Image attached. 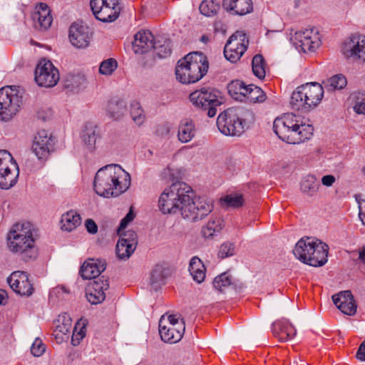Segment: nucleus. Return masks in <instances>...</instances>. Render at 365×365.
I'll return each mask as SVG.
<instances>
[{
    "instance_id": "nucleus-1",
    "label": "nucleus",
    "mask_w": 365,
    "mask_h": 365,
    "mask_svg": "<svg viewBox=\"0 0 365 365\" xmlns=\"http://www.w3.org/2000/svg\"><path fill=\"white\" fill-rule=\"evenodd\" d=\"M158 207L163 214L180 212L184 219L197 222L211 212L212 205L202 198L192 199L191 187L176 181L161 193Z\"/></svg>"
},
{
    "instance_id": "nucleus-2",
    "label": "nucleus",
    "mask_w": 365,
    "mask_h": 365,
    "mask_svg": "<svg viewBox=\"0 0 365 365\" xmlns=\"http://www.w3.org/2000/svg\"><path fill=\"white\" fill-rule=\"evenodd\" d=\"M130 185V175L120 165H107L96 173L93 188L97 195L104 197H118Z\"/></svg>"
},
{
    "instance_id": "nucleus-3",
    "label": "nucleus",
    "mask_w": 365,
    "mask_h": 365,
    "mask_svg": "<svg viewBox=\"0 0 365 365\" xmlns=\"http://www.w3.org/2000/svg\"><path fill=\"white\" fill-rule=\"evenodd\" d=\"M37 230L29 222L15 223L7 235L8 247L14 253H19L24 261L35 259L38 255L36 246Z\"/></svg>"
},
{
    "instance_id": "nucleus-4",
    "label": "nucleus",
    "mask_w": 365,
    "mask_h": 365,
    "mask_svg": "<svg viewBox=\"0 0 365 365\" xmlns=\"http://www.w3.org/2000/svg\"><path fill=\"white\" fill-rule=\"evenodd\" d=\"M208 68L207 58L202 53H190L178 61L175 68L176 78L182 83H195L207 73Z\"/></svg>"
},
{
    "instance_id": "nucleus-5",
    "label": "nucleus",
    "mask_w": 365,
    "mask_h": 365,
    "mask_svg": "<svg viewBox=\"0 0 365 365\" xmlns=\"http://www.w3.org/2000/svg\"><path fill=\"white\" fill-rule=\"evenodd\" d=\"M319 104V84L311 82L298 86L293 91L290 106L293 110L309 113L316 109Z\"/></svg>"
},
{
    "instance_id": "nucleus-6",
    "label": "nucleus",
    "mask_w": 365,
    "mask_h": 365,
    "mask_svg": "<svg viewBox=\"0 0 365 365\" xmlns=\"http://www.w3.org/2000/svg\"><path fill=\"white\" fill-rule=\"evenodd\" d=\"M253 122V115L249 119L242 118L239 115H218L217 118V125L220 132L227 136L241 135Z\"/></svg>"
},
{
    "instance_id": "nucleus-7",
    "label": "nucleus",
    "mask_w": 365,
    "mask_h": 365,
    "mask_svg": "<svg viewBox=\"0 0 365 365\" xmlns=\"http://www.w3.org/2000/svg\"><path fill=\"white\" fill-rule=\"evenodd\" d=\"M341 52L347 61L365 63V36L354 34L346 38Z\"/></svg>"
},
{
    "instance_id": "nucleus-8",
    "label": "nucleus",
    "mask_w": 365,
    "mask_h": 365,
    "mask_svg": "<svg viewBox=\"0 0 365 365\" xmlns=\"http://www.w3.org/2000/svg\"><path fill=\"white\" fill-rule=\"evenodd\" d=\"M317 240L311 237L302 238L296 244L293 254L302 262L312 267H319V259L315 255Z\"/></svg>"
},
{
    "instance_id": "nucleus-9",
    "label": "nucleus",
    "mask_w": 365,
    "mask_h": 365,
    "mask_svg": "<svg viewBox=\"0 0 365 365\" xmlns=\"http://www.w3.org/2000/svg\"><path fill=\"white\" fill-rule=\"evenodd\" d=\"M90 4L94 16L101 21L112 22L119 16L118 0H91Z\"/></svg>"
},
{
    "instance_id": "nucleus-10",
    "label": "nucleus",
    "mask_w": 365,
    "mask_h": 365,
    "mask_svg": "<svg viewBox=\"0 0 365 365\" xmlns=\"http://www.w3.org/2000/svg\"><path fill=\"white\" fill-rule=\"evenodd\" d=\"M191 102L197 107L208 110L207 114H215L216 106L222 102L216 92L211 88H202L190 95Z\"/></svg>"
},
{
    "instance_id": "nucleus-11",
    "label": "nucleus",
    "mask_w": 365,
    "mask_h": 365,
    "mask_svg": "<svg viewBox=\"0 0 365 365\" xmlns=\"http://www.w3.org/2000/svg\"><path fill=\"white\" fill-rule=\"evenodd\" d=\"M35 81L41 87L55 86L60 79L58 70L50 61L41 60L35 71Z\"/></svg>"
},
{
    "instance_id": "nucleus-12",
    "label": "nucleus",
    "mask_w": 365,
    "mask_h": 365,
    "mask_svg": "<svg viewBox=\"0 0 365 365\" xmlns=\"http://www.w3.org/2000/svg\"><path fill=\"white\" fill-rule=\"evenodd\" d=\"M248 40L243 31H238L228 39L224 48L225 57L232 63H236L247 50Z\"/></svg>"
},
{
    "instance_id": "nucleus-13",
    "label": "nucleus",
    "mask_w": 365,
    "mask_h": 365,
    "mask_svg": "<svg viewBox=\"0 0 365 365\" xmlns=\"http://www.w3.org/2000/svg\"><path fill=\"white\" fill-rule=\"evenodd\" d=\"M319 31L317 29L296 32L290 38L295 48L306 52H314L319 45Z\"/></svg>"
},
{
    "instance_id": "nucleus-14",
    "label": "nucleus",
    "mask_w": 365,
    "mask_h": 365,
    "mask_svg": "<svg viewBox=\"0 0 365 365\" xmlns=\"http://www.w3.org/2000/svg\"><path fill=\"white\" fill-rule=\"evenodd\" d=\"M22 104V98L16 86L0 88V114H16Z\"/></svg>"
},
{
    "instance_id": "nucleus-15",
    "label": "nucleus",
    "mask_w": 365,
    "mask_h": 365,
    "mask_svg": "<svg viewBox=\"0 0 365 365\" xmlns=\"http://www.w3.org/2000/svg\"><path fill=\"white\" fill-rule=\"evenodd\" d=\"M289 117L290 115L277 117L273 123V130L282 141L292 144V142L296 140L297 122Z\"/></svg>"
},
{
    "instance_id": "nucleus-16",
    "label": "nucleus",
    "mask_w": 365,
    "mask_h": 365,
    "mask_svg": "<svg viewBox=\"0 0 365 365\" xmlns=\"http://www.w3.org/2000/svg\"><path fill=\"white\" fill-rule=\"evenodd\" d=\"M165 317L163 315L159 321V334L161 339L170 344H175L179 341L185 331V322L182 319L180 323L172 324L165 323Z\"/></svg>"
},
{
    "instance_id": "nucleus-17",
    "label": "nucleus",
    "mask_w": 365,
    "mask_h": 365,
    "mask_svg": "<svg viewBox=\"0 0 365 365\" xmlns=\"http://www.w3.org/2000/svg\"><path fill=\"white\" fill-rule=\"evenodd\" d=\"M53 145V136L48 131L41 130L34 137L32 150L39 160H46Z\"/></svg>"
},
{
    "instance_id": "nucleus-18",
    "label": "nucleus",
    "mask_w": 365,
    "mask_h": 365,
    "mask_svg": "<svg viewBox=\"0 0 365 365\" xmlns=\"http://www.w3.org/2000/svg\"><path fill=\"white\" fill-rule=\"evenodd\" d=\"M91 38V33L88 26L73 24L69 30V39L76 47L83 48L88 46Z\"/></svg>"
},
{
    "instance_id": "nucleus-19",
    "label": "nucleus",
    "mask_w": 365,
    "mask_h": 365,
    "mask_svg": "<svg viewBox=\"0 0 365 365\" xmlns=\"http://www.w3.org/2000/svg\"><path fill=\"white\" fill-rule=\"evenodd\" d=\"M332 300L336 307L344 314L352 316L356 313L357 307L351 291L340 292L332 296Z\"/></svg>"
},
{
    "instance_id": "nucleus-20",
    "label": "nucleus",
    "mask_w": 365,
    "mask_h": 365,
    "mask_svg": "<svg viewBox=\"0 0 365 365\" xmlns=\"http://www.w3.org/2000/svg\"><path fill=\"white\" fill-rule=\"evenodd\" d=\"M31 18L34 26L40 30L48 29L53 21L49 7L45 3H39L36 5Z\"/></svg>"
},
{
    "instance_id": "nucleus-21",
    "label": "nucleus",
    "mask_w": 365,
    "mask_h": 365,
    "mask_svg": "<svg viewBox=\"0 0 365 365\" xmlns=\"http://www.w3.org/2000/svg\"><path fill=\"white\" fill-rule=\"evenodd\" d=\"M106 268L104 260L88 259L81 265L79 274L83 279H91L98 277Z\"/></svg>"
},
{
    "instance_id": "nucleus-22",
    "label": "nucleus",
    "mask_w": 365,
    "mask_h": 365,
    "mask_svg": "<svg viewBox=\"0 0 365 365\" xmlns=\"http://www.w3.org/2000/svg\"><path fill=\"white\" fill-rule=\"evenodd\" d=\"M272 332L281 341H287L297 334L294 327L285 319L277 320L272 324Z\"/></svg>"
},
{
    "instance_id": "nucleus-23",
    "label": "nucleus",
    "mask_w": 365,
    "mask_h": 365,
    "mask_svg": "<svg viewBox=\"0 0 365 365\" xmlns=\"http://www.w3.org/2000/svg\"><path fill=\"white\" fill-rule=\"evenodd\" d=\"M154 36L149 31H140L134 36L133 48L135 53H144L153 49Z\"/></svg>"
},
{
    "instance_id": "nucleus-24",
    "label": "nucleus",
    "mask_w": 365,
    "mask_h": 365,
    "mask_svg": "<svg viewBox=\"0 0 365 365\" xmlns=\"http://www.w3.org/2000/svg\"><path fill=\"white\" fill-rule=\"evenodd\" d=\"M223 8L232 15H245L252 11V0H223Z\"/></svg>"
},
{
    "instance_id": "nucleus-25",
    "label": "nucleus",
    "mask_w": 365,
    "mask_h": 365,
    "mask_svg": "<svg viewBox=\"0 0 365 365\" xmlns=\"http://www.w3.org/2000/svg\"><path fill=\"white\" fill-rule=\"evenodd\" d=\"M81 138L87 148L93 150L95 148L96 140L100 138L98 126L93 122H87L83 127Z\"/></svg>"
},
{
    "instance_id": "nucleus-26",
    "label": "nucleus",
    "mask_w": 365,
    "mask_h": 365,
    "mask_svg": "<svg viewBox=\"0 0 365 365\" xmlns=\"http://www.w3.org/2000/svg\"><path fill=\"white\" fill-rule=\"evenodd\" d=\"M19 175V166L0 170V188L9 190L14 187L17 182Z\"/></svg>"
},
{
    "instance_id": "nucleus-27",
    "label": "nucleus",
    "mask_w": 365,
    "mask_h": 365,
    "mask_svg": "<svg viewBox=\"0 0 365 365\" xmlns=\"http://www.w3.org/2000/svg\"><path fill=\"white\" fill-rule=\"evenodd\" d=\"M224 227L222 219L215 217H212L205 225L202 227L201 235L205 239H212L217 235Z\"/></svg>"
},
{
    "instance_id": "nucleus-28",
    "label": "nucleus",
    "mask_w": 365,
    "mask_h": 365,
    "mask_svg": "<svg viewBox=\"0 0 365 365\" xmlns=\"http://www.w3.org/2000/svg\"><path fill=\"white\" fill-rule=\"evenodd\" d=\"M189 272L194 281L201 283L205 280L206 269L202 260L193 257L190 262Z\"/></svg>"
},
{
    "instance_id": "nucleus-29",
    "label": "nucleus",
    "mask_w": 365,
    "mask_h": 365,
    "mask_svg": "<svg viewBox=\"0 0 365 365\" xmlns=\"http://www.w3.org/2000/svg\"><path fill=\"white\" fill-rule=\"evenodd\" d=\"M249 86L240 81H232L227 86L228 93L230 96L236 101H246V96L248 91Z\"/></svg>"
},
{
    "instance_id": "nucleus-30",
    "label": "nucleus",
    "mask_w": 365,
    "mask_h": 365,
    "mask_svg": "<svg viewBox=\"0 0 365 365\" xmlns=\"http://www.w3.org/2000/svg\"><path fill=\"white\" fill-rule=\"evenodd\" d=\"M61 224L63 230L71 232L81 224V215L73 210L68 211L62 215Z\"/></svg>"
},
{
    "instance_id": "nucleus-31",
    "label": "nucleus",
    "mask_w": 365,
    "mask_h": 365,
    "mask_svg": "<svg viewBox=\"0 0 365 365\" xmlns=\"http://www.w3.org/2000/svg\"><path fill=\"white\" fill-rule=\"evenodd\" d=\"M212 284L215 289L222 293L230 289H236V284L232 281L231 275L227 272L217 276Z\"/></svg>"
},
{
    "instance_id": "nucleus-32",
    "label": "nucleus",
    "mask_w": 365,
    "mask_h": 365,
    "mask_svg": "<svg viewBox=\"0 0 365 365\" xmlns=\"http://www.w3.org/2000/svg\"><path fill=\"white\" fill-rule=\"evenodd\" d=\"M168 275V269L162 265H155L150 273V285L152 288L155 290L160 288L164 284V280Z\"/></svg>"
},
{
    "instance_id": "nucleus-33",
    "label": "nucleus",
    "mask_w": 365,
    "mask_h": 365,
    "mask_svg": "<svg viewBox=\"0 0 365 365\" xmlns=\"http://www.w3.org/2000/svg\"><path fill=\"white\" fill-rule=\"evenodd\" d=\"M195 136V126L191 120H182L178 128V138L182 143L190 141Z\"/></svg>"
},
{
    "instance_id": "nucleus-34",
    "label": "nucleus",
    "mask_w": 365,
    "mask_h": 365,
    "mask_svg": "<svg viewBox=\"0 0 365 365\" xmlns=\"http://www.w3.org/2000/svg\"><path fill=\"white\" fill-rule=\"evenodd\" d=\"M347 101L349 103L354 104L353 109L356 114H365V92H352Z\"/></svg>"
},
{
    "instance_id": "nucleus-35",
    "label": "nucleus",
    "mask_w": 365,
    "mask_h": 365,
    "mask_svg": "<svg viewBox=\"0 0 365 365\" xmlns=\"http://www.w3.org/2000/svg\"><path fill=\"white\" fill-rule=\"evenodd\" d=\"M153 49L159 58H165L171 53L170 41L163 37L154 38Z\"/></svg>"
},
{
    "instance_id": "nucleus-36",
    "label": "nucleus",
    "mask_w": 365,
    "mask_h": 365,
    "mask_svg": "<svg viewBox=\"0 0 365 365\" xmlns=\"http://www.w3.org/2000/svg\"><path fill=\"white\" fill-rule=\"evenodd\" d=\"M296 135L295 139L292 142V144H299L306 140L310 139L313 135L314 128L310 125L296 124Z\"/></svg>"
},
{
    "instance_id": "nucleus-37",
    "label": "nucleus",
    "mask_w": 365,
    "mask_h": 365,
    "mask_svg": "<svg viewBox=\"0 0 365 365\" xmlns=\"http://www.w3.org/2000/svg\"><path fill=\"white\" fill-rule=\"evenodd\" d=\"M56 323L55 329L56 336L60 334L66 336L71 332L72 329V320L68 314L65 313L60 315Z\"/></svg>"
},
{
    "instance_id": "nucleus-38",
    "label": "nucleus",
    "mask_w": 365,
    "mask_h": 365,
    "mask_svg": "<svg viewBox=\"0 0 365 365\" xmlns=\"http://www.w3.org/2000/svg\"><path fill=\"white\" fill-rule=\"evenodd\" d=\"M135 249L136 247L132 245V244H127L124 240H118L115 247L116 255L120 259H127Z\"/></svg>"
},
{
    "instance_id": "nucleus-39",
    "label": "nucleus",
    "mask_w": 365,
    "mask_h": 365,
    "mask_svg": "<svg viewBox=\"0 0 365 365\" xmlns=\"http://www.w3.org/2000/svg\"><path fill=\"white\" fill-rule=\"evenodd\" d=\"M266 99L265 93L258 86L249 85L246 101L249 103H262Z\"/></svg>"
},
{
    "instance_id": "nucleus-40",
    "label": "nucleus",
    "mask_w": 365,
    "mask_h": 365,
    "mask_svg": "<svg viewBox=\"0 0 365 365\" xmlns=\"http://www.w3.org/2000/svg\"><path fill=\"white\" fill-rule=\"evenodd\" d=\"M252 67L255 76L259 79H262L265 77V63L262 55L257 54L253 57Z\"/></svg>"
},
{
    "instance_id": "nucleus-41",
    "label": "nucleus",
    "mask_w": 365,
    "mask_h": 365,
    "mask_svg": "<svg viewBox=\"0 0 365 365\" xmlns=\"http://www.w3.org/2000/svg\"><path fill=\"white\" fill-rule=\"evenodd\" d=\"M301 190L309 195H313L317 192L318 184L316 178L311 175L306 176L301 182Z\"/></svg>"
},
{
    "instance_id": "nucleus-42",
    "label": "nucleus",
    "mask_w": 365,
    "mask_h": 365,
    "mask_svg": "<svg viewBox=\"0 0 365 365\" xmlns=\"http://www.w3.org/2000/svg\"><path fill=\"white\" fill-rule=\"evenodd\" d=\"M220 9L219 4L213 0H204L200 5V13L206 16H212L215 15Z\"/></svg>"
},
{
    "instance_id": "nucleus-43",
    "label": "nucleus",
    "mask_w": 365,
    "mask_h": 365,
    "mask_svg": "<svg viewBox=\"0 0 365 365\" xmlns=\"http://www.w3.org/2000/svg\"><path fill=\"white\" fill-rule=\"evenodd\" d=\"M86 84V78L82 74H68L66 79V86L71 89L81 88Z\"/></svg>"
},
{
    "instance_id": "nucleus-44",
    "label": "nucleus",
    "mask_w": 365,
    "mask_h": 365,
    "mask_svg": "<svg viewBox=\"0 0 365 365\" xmlns=\"http://www.w3.org/2000/svg\"><path fill=\"white\" fill-rule=\"evenodd\" d=\"M223 206L227 207L237 208L244 204V199L242 195L230 194L221 199Z\"/></svg>"
},
{
    "instance_id": "nucleus-45",
    "label": "nucleus",
    "mask_w": 365,
    "mask_h": 365,
    "mask_svg": "<svg viewBox=\"0 0 365 365\" xmlns=\"http://www.w3.org/2000/svg\"><path fill=\"white\" fill-rule=\"evenodd\" d=\"M18 166L11 154L6 150H0V170Z\"/></svg>"
},
{
    "instance_id": "nucleus-46",
    "label": "nucleus",
    "mask_w": 365,
    "mask_h": 365,
    "mask_svg": "<svg viewBox=\"0 0 365 365\" xmlns=\"http://www.w3.org/2000/svg\"><path fill=\"white\" fill-rule=\"evenodd\" d=\"M346 84V77L342 74H336L327 80L326 87H329L331 90H341Z\"/></svg>"
},
{
    "instance_id": "nucleus-47",
    "label": "nucleus",
    "mask_w": 365,
    "mask_h": 365,
    "mask_svg": "<svg viewBox=\"0 0 365 365\" xmlns=\"http://www.w3.org/2000/svg\"><path fill=\"white\" fill-rule=\"evenodd\" d=\"M21 275H22L21 281L16 293L21 296H30L34 290L33 287L23 272L21 273Z\"/></svg>"
},
{
    "instance_id": "nucleus-48",
    "label": "nucleus",
    "mask_w": 365,
    "mask_h": 365,
    "mask_svg": "<svg viewBox=\"0 0 365 365\" xmlns=\"http://www.w3.org/2000/svg\"><path fill=\"white\" fill-rule=\"evenodd\" d=\"M118 63L113 58L103 61L99 66V73L102 75L110 76L117 68Z\"/></svg>"
},
{
    "instance_id": "nucleus-49",
    "label": "nucleus",
    "mask_w": 365,
    "mask_h": 365,
    "mask_svg": "<svg viewBox=\"0 0 365 365\" xmlns=\"http://www.w3.org/2000/svg\"><path fill=\"white\" fill-rule=\"evenodd\" d=\"M86 297L91 304H98L105 300L106 294L105 292H101L91 288H87Z\"/></svg>"
},
{
    "instance_id": "nucleus-50",
    "label": "nucleus",
    "mask_w": 365,
    "mask_h": 365,
    "mask_svg": "<svg viewBox=\"0 0 365 365\" xmlns=\"http://www.w3.org/2000/svg\"><path fill=\"white\" fill-rule=\"evenodd\" d=\"M118 235L120 236L119 240H124L126 241L127 244H132V245L136 247L138 244V236L135 231L129 230L128 231L123 232L120 231V233L118 232Z\"/></svg>"
},
{
    "instance_id": "nucleus-51",
    "label": "nucleus",
    "mask_w": 365,
    "mask_h": 365,
    "mask_svg": "<svg viewBox=\"0 0 365 365\" xmlns=\"http://www.w3.org/2000/svg\"><path fill=\"white\" fill-rule=\"evenodd\" d=\"M88 288L95 289L98 292H105L109 288V283L107 279H98L92 282Z\"/></svg>"
},
{
    "instance_id": "nucleus-52",
    "label": "nucleus",
    "mask_w": 365,
    "mask_h": 365,
    "mask_svg": "<svg viewBox=\"0 0 365 365\" xmlns=\"http://www.w3.org/2000/svg\"><path fill=\"white\" fill-rule=\"evenodd\" d=\"M45 351L46 346L39 338H36L31 347V354L34 356H40L45 352Z\"/></svg>"
},
{
    "instance_id": "nucleus-53",
    "label": "nucleus",
    "mask_w": 365,
    "mask_h": 365,
    "mask_svg": "<svg viewBox=\"0 0 365 365\" xmlns=\"http://www.w3.org/2000/svg\"><path fill=\"white\" fill-rule=\"evenodd\" d=\"M235 246L229 242L222 244L220 246L218 256L221 258H225L234 255Z\"/></svg>"
},
{
    "instance_id": "nucleus-54",
    "label": "nucleus",
    "mask_w": 365,
    "mask_h": 365,
    "mask_svg": "<svg viewBox=\"0 0 365 365\" xmlns=\"http://www.w3.org/2000/svg\"><path fill=\"white\" fill-rule=\"evenodd\" d=\"M22 275L19 272H14L11 274L10 277H8L7 282L9 284L10 287L16 292L18 286L21 281Z\"/></svg>"
},
{
    "instance_id": "nucleus-55",
    "label": "nucleus",
    "mask_w": 365,
    "mask_h": 365,
    "mask_svg": "<svg viewBox=\"0 0 365 365\" xmlns=\"http://www.w3.org/2000/svg\"><path fill=\"white\" fill-rule=\"evenodd\" d=\"M134 217H135V214L133 211L132 207H130L129 212L120 221V226L118 227V232L120 233V231L124 230L125 228L128 225V223H130L131 221L133 220Z\"/></svg>"
},
{
    "instance_id": "nucleus-56",
    "label": "nucleus",
    "mask_w": 365,
    "mask_h": 365,
    "mask_svg": "<svg viewBox=\"0 0 365 365\" xmlns=\"http://www.w3.org/2000/svg\"><path fill=\"white\" fill-rule=\"evenodd\" d=\"M178 172L170 167L165 168L163 172V177L169 181H174L178 178Z\"/></svg>"
},
{
    "instance_id": "nucleus-57",
    "label": "nucleus",
    "mask_w": 365,
    "mask_h": 365,
    "mask_svg": "<svg viewBox=\"0 0 365 365\" xmlns=\"http://www.w3.org/2000/svg\"><path fill=\"white\" fill-rule=\"evenodd\" d=\"M329 250V245L321 241V255H323V256L321 257V267L324 266L328 262Z\"/></svg>"
},
{
    "instance_id": "nucleus-58",
    "label": "nucleus",
    "mask_w": 365,
    "mask_h": 365,
    "mask_svg": "<svg viewBox=\"0 0 365 365\" xmlns=\"http://www.w3.org/2000/svg\"><path fill=\"white\" fill-rule=\"evenodd\" d=\"M85 226L87 231L91 234H96L98 232L96 223L91 219H88L85 222Z\"/></svg>"
},
{
    "instance_id": "nucleus-59",
    "label": "nucleus",
    "mask_w": 365,
    "mask_h": 365,
    "mask_svg": "<svg viewBox=\"0 0 365 365\" xmlns=\"http://www.w3.org/2000/svg\"><path fill=\"white\" fill-rule=\"evenodd\" d=\"M170 125L169 124H164L159 125L156 129V133L158 135L166 136L169 134Z\"/></svg>"
},
{
    "instance_id": "nucleus-60",
    "label": "nucleus",
    "mask_w": 365,
    "mask_h": 365,
    "mask_svg": "<svg viewBox=\"0 0 365 365\" xmlns=\"http://www.w3.org/2000/svg\"><path fill=\"white\" fill-rule=\"evenodd\" d=\"M336 181V178L332 175H327L322 178L321 182L327 187H331Z\"/></svg>"
},
{
    "instance_id": "nucleus-61",
    "label": "nucleus",
    "mask_w": 365,
    "mask_h": 365,
    "mask_svg": "<svg viewBox=\"0 0 365 365\" xmlns=\"http://www.w3.org/2000/svg\"><path fill=\"white\" fill-rule=\"evenodd\" d=\"M356 357L361 361H365V340L360 344Z\"/></svg>"
},
{
    "instance_id": "nucleus-62",
    "label": "nucleus",
    "mask_w": 365,
    "mask_h": 365,
    "mask_svg": "<svg viewBox=\"0 0 365 365\" xmlns=\"http://www.w3.org/2000/svg\"><path fill=\"white\" fill-rule=\"evenodd\" d=\"M359 216L362 222L365 226V200H361L359 202Z\"/></svg>"
},
{
    "instance_id": "nucleus-63",
    "label": "nucleus",
    "mask_w": 365,
    "mask_h": 365,
    "mask_svg": "<svg viewBox=\"0 0 365 365\" xmlns=\"http://www.w3.org/2000/svg\"><path fill=\"white\" fill-rule=\"evenodd\" d=\"M130 113H136V114H140L142 112L141 106L140 103L137 101H133L130 104Z\"/></svg>"
},
{
    "instance_id": "nucleus-64",
    "label": "nucleus",
    "mask_w": 365,
    "mask_h": 365,
    "mask_svg": "<svg viewBox=\"0 0 365 365\" xmlns=\"http://www.w3.org/2000/svg\"><path fill=\"white\" fill-rule=\"evenodd\" d=\"M83 336H84V333L83 331V328L76 334L73 332V336H72V339H71L73 345H74V346L78 345L79 344L80 339H82L83 338Z\"/></svg>"
}]
</instances>
